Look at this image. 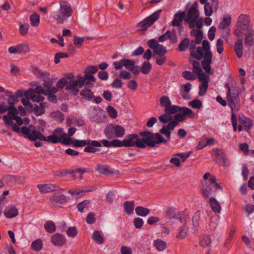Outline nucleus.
Masks as SVG:
<instances>
[{
  "instance_id": "obj_1",
  "label": "nucleus",
  "mask_w": 254,
  "mask_h": 254,
  "mask_svg": "<svg viewBox=\"0 0 254 254\" xmlns=\"http://www.w3.org/2000/svg\"><path fill=\"white\" fill-rule=\"evenodd\" d=\"M139 135L143 136L139 138L137 134H130L123 140L124 146L127 147L136 146L139 148H144L146 145L154 147L156 144H159V132L154 134L148 131H141Z\"/></svg>"
},
{
  "instance_id": "obj_2",
  "label": "nucleus",
  "mask_w": 254,
  "mask_h": 254,
  "mask_svg": "<svg viewBox=\"0 0 254 254\" xmlns=\"http://www.w3.org/2000/svg\"><path fill=\"white\" fill-rule=\"evenodd\" d=\"M30 125L29 127L22 126L21 127V132L24 135L25 138L29 139L31 141H36L39 139L41 141H46L48 142L53 143H57L60 141L58 136H56L53 133V135H49L47 137H45L41 132L36 129L30 131L29 127H32Z\"/></svg>"
},
{
  "instance_id": "obj_3",
  "label": "nucleus",
  "mask_w": 254,
  "mask_h": 254,
  "mask_svg": "<svg viewBox=\"0 0 254 254\" xmlns=\"http://www.w3.org/2000/svg\"><path fill=\"white\" fill-rule=\"evenodd\" d=\"M60 9L58 7L54 8L53 17L58 23H63L64 20L70 16L72 13V10L69 4L65 1H62L60 3Z\"/></svg>"
},
{
  "instance_id": "obj_4",
  "label": "nucleus",
  "mask_w": 254,
  "mask_h": 254,
  "mask_svg": "<svg viewBox=\"0 0 254 254\" xmlns=\"http://www.w3.org/2000/svg\"><path fill=\"white\" fill-rule=\"evenodd\" d=\"M253 31V26L251 24L249 17L247 15L241 14L238 18L237 29L235 34L238 37H241L242 34H246L248 32Z\"/></svg>"
},
{
  "instance_id": "obj_5",
  "label": "nucleus",
  "mask_w": 254,
  "mask_h": 254,
  "mask_svg": "<svg viewBox=\"0 0 254 254\" xmlns=\"http://www.w3.org/2000/svg\"><path fill=\"white\" fill-rule=\"evenodd\" d=\"M73 146L75 147H83L87 145L84 149V151L87 153H94L100 151L96 147H101L100 142L97 140L91 141L90 140H72Z\"/></svg>"
},
{
  "instance_id": "obj_6",
  "label": "nucleus",
  "mask_w": 254,
  "mask_h": 254,
  "mask_svg": "<svg viewBox=\"0 0 254 254\" xmlns=\"http://www.w3.org/2000/svg\"><path fill=\"white\" fill-rule=\"evenodd\" d=\"M104 133L108 139L114 137L121 138L125 135V129L121 126L111 124L105 127Z\"/></svg>"
},
{
  "instance_id": "obj_7",
  "label": "nucleus",
  "mask_w": 254,
  "mask_h": 254,
  "mask_svg": "<svg viewBox=\"0 0 254 254\" xmlns=\"http://www.w3.org/2000/svg\"><path fill=\"white\" fill-rule=\"evenodd\" d=\"M198 3L197 1H194L186 13L185 21L189 24L190 28L195 27V22L198 18L199 13L197 9Z\"/></svg>"
},
{
  "instance_id": "obj_8",
  "label": "nucleus",
  "mask_w": 254,
  "mask_h": 254,
  "mask_svg": "<svg viewBox=\"0 0 254 254\" xmlns=\"http://www.w3.org/2000/svg\"><path fill=\"white\" fill-rule=\"evenodd\" d=\"M225 87L228 89L227 98L228 106L231 108V112H233V107H236L239 102V94L235 87H230L229 83L225 84Z\"/></svg>"
},
{
  "instance_id": "obj_9",
  "label": "nucleus",
  "mask_w": 254,
  "mask_h": 254,
  "mask_svg": "<svg viewBox=\"0 0 254 254\" xmlns=\"http://www.w3.org/2000/svg\"><path fill=\"white\" fill-rule=\"evenodd\" d=\"M178 125L177 122H171L166 126L164 125L160 129V133L165 135L167 138H165L163 136L160 134V143H166L168 139L171 138V131L174 129L175 127Z\"/></svg>"
},
{
  "instance_id": "obj_10",
  "label": "nucleus",
  "mask_w": 254,
  "mask_h": 254,
  "mask_svg": "<svg viewBox=\"0 0 254 254\" xmlns=\"http://www.w3.org/2000/svg\"><path fill=\"white\" fill-rule=\"evenodd\" d=\"M159 18V10H157L138 23L137 27L139 31H146Z\"/></svg>"
},
{
  "instance_id": "obj_11",
  "label": "nucleus",
  "mask_w": 254,
  "mask_h": 254,
  "mask_svg": "<svg viewBox=\"0 0 254 254\" xmlns=\"http://www.w3.org/2000/svg\"><path fill=\"white\" fill-rule=\"evenodd\" d=\"M180 109H177L175 115V120L172 122H177L178 124L179 122L184 121L187 117H192L194 116L193 111L187 107L179 106Z\"/></svg>"
},
{
  "instance_id": "obj_12",
  "label": "nucleus",
  "mask_w": 254,
  "mask_h": 254,
  "mask_svg": "<svg viewBox=\"0 0 254 254\" xmlns=\"http://www.w3.org/2000/svg\"><path fill=\"white\" fill-rule=\"evenodd\" d=\"M160 104L164 108L165 112L167 113H176L177 109H180L179 106L172 105L169 97L167 96H162L160 97Z\"/></svg>"
},
{
  "instance_id": "obj_13",
  "label": "nucleus",
  "mask_w": 254,
  "mask_h": 254,
  "mask_svg": "<svg viewBox=\"0 0 254 254\" xmlns=\"http://www.w3.org/2000/svg\"><path fill=\"white\" fill-rule=\"evenodd\" d=\"M213 151L215 155L214 161L216 163L225 166L229 165V162L226 157L224 151L222 149L215 148Z\"/></svg>"
},
{
  "instance_id": "obj_14",
  "label": "nucleus",
  "mask_w": 254,
  "mask_h": 254,
  "mask_svg": "<svg viewBox=\"0 0 254 254\" xmlns=\"http://www.w3.org/2000/svg\"><path fill=\"white\" fill-rule=\"evenodd\" d=\"M3 180L7 184L13 187L16 184H23L25 182V178L21 176L6 175L3 176Z\"/></svg>"
},
{
  "instance_id": "obj_15",
  "label": "nucleus",
  "mask_w": 254,
  "mask_h": 254,
  "mask_svg": "<svg viewBox=\"0 0 254 254\" xmlns=\"http://www.w3.org/2000/svg\"><path fill=\"white\" fill-rule=\"evenodd\" d=\"M82 85H80V81L79 78L75 80H67V83L65 86V90L70 91V92L74 95H77L79 91L78 87L81 88Z\"/></svg>"
},
{
  "instance_id": "obj_16",
  "label": "nucleus",
  "mask_w": 254,
  "mask_h": 254,
  "mask_svg": "<svg viewBox=\"0 0 254 254\" xmlns=\"http://www.w3.org/2000/svg\"><path fill=\"white\" fill-rule=\"evenodd\" d=\"M37 187L40 191L43 193L58 190L61 189L60 187L52 184H40L37 185Z\"/></svg>"
},
{
  "instance_id": "obj_17",
  "label": "nucleus",
  "mask_w": 254,
  "mask_h": 254,
  "mask_svg": "<svg viewBox=\"0 0 254 254\" xmlns=\"http://www.w3.org/2000/svg\"><path fill=\"white\" fill-rule=\"evenodd\" d=\"M65 195L61 192H58L50 198V202L53 205L63 204L66 202Z\"/></svg>"
},
{
  "instance_id": "obj_18",
  "label": "nucleus",
  "mask_w": 254,
  "mask_h": 254,
  "mask_svg": "<svg viewBox=\"0 0 254 254\" xmlns=\"http://www.w3.org/2000/svg\"><path fill=\"white\" fill-rule=\"evenodd\" d=\"M51 240L54 245L58 247L63 246L66 242L65 237L60 233H56L53 235Z\"/></svg>"
},
{
  "instance_id": "obj_19",
  "label": "nucleus",
  "mask_w": 254,
  "mask_h": 254,
  "mask_svg": "<svg viewBox=\"0 0 254 254\" xmlns=\"http://www.w3.org/2000/svg\"><path fill=\"white\" fill-rule=\"evenodd\" d=\"M18 214V209L13 205H10L6 207L4 211V215L7 218H13L16 216Z\"/></svg>"
},
{
  "instance_id": "obj_20",
  "label": "nucleus",
  "mask_w": 254,
  "mask_h": 254,
  "mask_svg": "<svg viewBox=\"0 0 254 254\" xmlns=\"http://www.w3.org/2000/svg\"><path fill=\"white\" fill-rule=\"evenodd\" d=\"M186 16L185 12H178L175 15L172 21V25L175 26H179L181 24L183 20H185Z\"/></svg>"
},
{
  "instance_id": "obj_21",
  "label": "nucleus",
  "mask_w": 254,
  "mask_h": 254,
  "mask_svg": "<svg viewBox=\"0 0 254 254\" xmlns=\"http://www.w3.org/2000/svg\"><path fill=\"white\" fill-rule=\"evenodd\" d=\"M234 49L237 56L240 58L243 56V42L242 39L239 38L235 43Z\"/></svg>"
},
{
  "instance_id": "obj_22",
  "label": "nucleus",
  "mask_w": 254,
  "mask_h": 254,
  "mask_svg": "<svg viewBox=\"0 0 254 254\" xmlns=\"http://www.w3.org/2000/svg\"><path fill=\"white\" fill-rule=\"evenodd\" d=\"M201 190L203 196L207 198L211 194L212 190L210 186L207 182H202L201 186Z\"/></svg>"
},
{
  "instance_id": "obj_23",
  "label": "nucleus",
  "mask_w": 254,
  "mask_h": 254,
  "mask_svg": "<svg viewBox=\"0 0 254 254\" xmlns=\"http://www.w3.org/2000/svg\"><path fill=\"white\" fill-rule=\"evenodd\" d=\"M148 46L153 50L154 57L155 55H159V42L157 40L150 39L147 42Z\"/></svg>"
},
{
  "instance_id": "obj_24",
  "label": "nucleus",
  "mask_w": 254,
  "mask_h": 254,
  "mask_svg": "<svg viewBox=\"0 0 254 254\" xmlns=\"http://www.w3.org/2000/svg\"><path fill=\"white\" fill-rule=\"evenodd\" d=\"M2 119L4 122L5 125L9 126L11 127V128L13 131L15 132L19 133L21 131L20 128L18 127V126L13 123L12 120H10L8 119V117L6 115H4L2 117Z\"/></svg>"
},
{
  "instance_id": "obj_25",
  "label": "nucleus",
  "mask_w": 254,
  "mask_h": 254,
  "mask_svg": "<svg viewBox=\"0 0 254 254\" xmlns=\"http://www.w3.org/2000/svg\"><path fill=\"white\" fill-rule=\"evenodd\" d=\"M80 94L83 98L88 101H91L93 99V97H94L93 92L90 89L87 88L83 89L81 91Z\"/></svg>"
},
{
  "instance_id": "obj_26",
  "label": "nucleus",
  "mask_w": 254,
  "mask_h": 254,
  "mask_svg": "<svg viewBox=\"0 0 254 254\" xmlns=\"http://www.w3.org/2000/svg\"><path fill=\"white\" fill-rule=\"evenodd\" d=\"M200 219V212L199 211H197L194 214L192 219V223L193 226V229L195 231H198L199 225V220Z\"/></svg>"
},
{
  "instance_id": "obj_27",
  "label": "nucleus",
  "mask_w": 254,
  "mask_h": 254,
  "mask_svg": "<svg viewBox=\"0 0 254 254\" xmlns=\"http://www.w3.org/2000/svg\"><path fill=\"white\" fill-rule=\"evenodd\" d=\"M231 23V17L230 15L224 16L222 21L219 25L218 28L220 30L228 29Z\"/></svg>"
},
{
  "instance_id": "obj_28",
  "label": "nucleus",
  "mask_w": 254,
  "mask_h": 254,
  "mask_svg": "<svg viewBox=\"0 0 254 254\" xmlns=\"http://www.w3.org/2000/svg\"><path fill=\"white\" fill-rule=\"evenodd\" d=\"M209 201L212 210L215 213H220L221 208L218 201L215 198L211 197Z\"/></svg>"
},
{
  "instance_id": "obj_29",
  "label": "nucleus",
  "mask_w": 254,
  "mask_h": 254,
  "mask_svg": "<svg viewBox=\"0 0 254 254\" xmlns=\"http://www.w3.org/2000/svg\"><path fill=\"white\" fill-rule=\"evenodd\" d=\"M77 78H79L80 81V85H84V83L85 82V80H87V81H90L92 82H95L96 78L95 77L92 75V74H90L88 73H85V75L84 76H81L79 75L77 76Z\"/></svg>"
},
{
  "instance_id": "obj_30",
  "label": "nucleus",
  "mask_w": 254,
  "mask_h": 254,
  "mask_svg": "<svg viewBox=\"0 0 254 254\" xmlns=\"http://www.w3.org/2000/svg\"><path fill=\"white\" fill-rule=\"evenodd\" d=\"M239 120L241 124H243L248 129L251 128L254 125V122L252 120L245 116L240 117Z\"/></svg>"
},
{
  "instance_id": "obj_31",
  "label": "nucleus",
  "mask_w": 254,
  "mask_h": 254,
  "mask_svg": "<svg viewBox=\"0 0 254 254\" xmlns=\"http://www.w3.org/2000/svg\"><path fill=\"white\" fill-rule=\"evenodd\" d=\"M95 170L103 174H109L112 173V171L110 170V167L107 165L98 164Z\"/></svg>"
},
{
  "instance_id": "obj_32",
  "label": "nucleus",
  "mask_w": 254,
  "mask_h": 254,
  "mask_svg": "<svg viewBox=\"0 0 254 254\" xmlns=\"http://www.w3.org/2000/svg\"><path fill=\"white\" fill-rule=\"evenodd\" d=\"M135 210L136 214L141 217L147 216L150 212L148 208L142 206H137Z\"/></svg>"
},
{
  "instance_id": "obj_33",
  "label": "nucleus",
  "mask_w": 254,
  "mask_h": 254,
  "mask_svg": "<svg viewBox=\"0 0 254 254\" xmlns=\"http://www.w3.org/2000/svg\"><path fill=\"white\" fill-rule=\"evenodd\" d=\"M125 211L128 215L133 213L134 207V202L131 201H125L124 203Z\"/></svg>"
},
{
  "instance_id": "obj_34",
  "label": "nucleus",
  "mask_w": 254,
  "mask_h": 254,
  "mask_svg": "<svg viewBox=\"0 0 254 254\" xmlns=\"http://www.w3.org/2000/svg\"><path fill=\"white\" fill-rule=\"evenodd\" d=\"M92 239L97 244L101 245L104 243V239L99 231H95L93 234Z\"/></svg>"
},
{
  "instance_id": "obj_35",
  "label": "nucleus",
  "mask_w": 254,
  "mask_h": 254,
  "mask_svg": "<svg viewBox=\"0 0 254 254\" xmlns=\"http://www.w3.org/2000/svg\"><path fill=\"white\" fill-rule=\"evenodd\" d=\"M245 38V43L247 46L251 47L254 43L253 36H254V31H252L251 32H248Z\"/></svg>"
},
{
  "instance_id": "obj_36",
  "label": "nucleus",
  "mask_w": 254,
  "mask_h": 254,
  "mask_svg": "<svg viewBox=\"0 0 254 254\" xmlns=\"http://www.w3.org/2000/svg\"><path fill=\"white\" fill-rule=\"evenodd\" d=\"M44 228L49 233H53L56 230V226L52 221H47L44 224Z\"/></svg>"
},
{
  "instance_id": "obj_37",
  "label": "nucleus",
  "mask_w": 254,
  "mask_h": 254,
  "mask_svg": "<svg viewBox=\"0 0 254 254\" xmlns=\"http://www.w3.org/2000/svg\"><path fill=\"white\" fill-rule=\"evenodd\" d=\"M188 233V228L186 225L182 226L179 230V233L177 235V238L179 239H183L185 238Z\"/></svg>"
},
{
  "instance_id": "obj_38",
  "label": "nucleus",
  "mask_w": 254,
  "mask_h": 254,
  "mask_svg": "<svg viewBox=\"0 0 254 254\" xmlns=\"http://www.w3.org/2000/svg\"><path fill=\"white\" fill-rule=\"evenodd\" d=\"M31 248L36 252L40 251L43 248L42 241L40 239H37L32 243Z\"/></svg>"
},
{
  "instance_id": "obj_39",
  "label": "nucleus",
  "mask_w": 254,
  "mask_h": 254,
  "mask_svg": "<svg viewBox=\"0 0 254 254\" xmlns=\"http://www.w3.org/2000/svg\"><path fill=\"white\" fill-rule=\"evenodd\" d=\"M9 109L7 110L8 113H7V117L8 119H9L10 120H13L18 114V111L17 109L14 106H9L8 107Z\"/></svg>"
},
{
  "instance_id": "obj_40",
  "label": "nucleus",
  "mask_w": 254,
  "mask_h": 254,
  "mask_svg": "<svg viewBox=\"0 0 254 254\" xmlns=\"http://www.w3.org/2000/svg\"><path fill=\"white\" fill-rule=\"evenodd\" d=\"M211 243L210 235H205L202 236L200 239V244L203 247L208 246Z\"/></svg>"
},
{
  "instance_id": "obj_41",
  "label": "nucleus",
  "mask_w": 254,
  "mask_h": 254,
  "mask_svg": "<svg viewBox=\"0 0 254 254\" xmlns=\"http://www.w3.org/2000/svg\"><path fill=\"white\" fill-rule=\"evenodd\" d=\"M190 63L192 65V70L193 72L195 73H198L200 72H202V69L200 66L199 62L197 61L192 60L191 59H190Z\"/></svg>"
},
{
  "instance_id": "obj_42",
  "label": "nucleus",
  "mask_w": 254,
  "mask_h": 254,
  "mask_svg": "<svg viewBox=\"0 0 254 254\" xmlns=\"http://www.w3.org/2000/svg\"><path fill=\"white\" fill-rule=\"evenodd\" d=\"M50 116L51 118L56 119L60 122H63L64 120V114L59 111L52 112L50 114Z\"/></svg>"
},
{
  "instance_id": "obj_43",
  "label": "nucleus",
  "mask_w": 254,
  "mask_h": 254,
  "mask_svg": "<svg viewBox=\"0 0 254 254\" xmlns=\"http://www.w3.org/2000/svg\"><path fill=\"white\" fill-rule=\"evenodd\" d=\"M30 21L32 26L37 27L40 24V16L36 13H34L30 16Z\"/></svg>"
},
{
  "instance_id": "obj_44",
  "label": "nucleus",
  "mask_w": 254,
  "mask_h": 254,
  "mask_svg": "<svg viewBox=\"0 0 254 254\" xmlns=\"http://www.w3.org/2000/svg\"><path fill=\"white\" fill-rule=\"evenodd\" d=\"M60 140L59 142L62 143L63 144L69 145L72 143V140L65 133H63L61 137H59Z\"/></svg>"
},
{
  "instance_id": "obj_45",
  "label": "nucleus",
  "mask_w": 254,
  "mask_h": 254,
  "mask_svg": "<svg viewBox=\"0 0 254 254\" xmlns=\"http://www.w3.org/2000/svg\"><path fill=\"white\" fill-rule=\"evenodd\" d=\"M140 71L143 74H148L151 69V64L149 62H144L142 64L141 67H140Z\"/></svg>"
},
{
  "instance_id": "obj_46",
  "label": "nucleus",
  "mask_w": 254,
  "mask_h": 254,
  "mask_svg": "<svg viewBox=\"0 0 254 254\" xmlns=\"http://www.w3.org/2000/svg\"><path fill=\"white\" fill-rule=\"evenodd\" d=\"M90 200H85L83 201L78 203L77 204V208L79 211H80L81 213H83L84 212V209H87L88 208V205L90 203Z\"/></svg>"
},
{
  "instance_id": "obj_47",
  "label": "nucleus",
  "mask_w": 254,
  "mask_h": 254,
  "mask_svg": "<svg viewBox=\"0 0 254 254\" xmlns=\"http://www.w3.org/2000/svg\"><path fill=\"white\" fill-rule=\"evenodd\" d=\"M175 113H167L164 114L160 116V121L163 123H166L169 122H171L173 121V117L171 115L175 114Z\"/></svg>"
},
{
  "instance_id": "obj_48",
  "label": "nucleus",
  "mask_w": 254,
  "mask_h": 254,
  "mask_svg": "<svg viewBox=\"0 0 254 254\" xmlns=\"http://www.w3.org/2000/svg\"><path fill=\"white\" fill-rule=\"evenodd\" d=\"M204 56L203 49L201 47H198L197 48L196 52L195 51L192 54L191 56L192 57L198 60H200L202 59Z\"/></svg>"
},
{
  "instance_id": "obj_49",
  "label": "nucleus",
  "mask_w": 254,
  "mask_h": 254,
  "mask_svg": "<svg viewBox=\"0 0 254 254\" xmlns=\"http://www.w3.org/2000/svg\"><path fill=\"white\" fill-rule=\"evenodd\" d=\"M19 49V54H25L30 52V48L28 44L22 43L18 45Z\"/></svg>"
},
{
  "instance_id": "obj_50",
  "label": "nucleus",
  "mask_w": 254,
  "mask_h": 254,
  "mask_svg": "<svg viewBox=\"0 0 254 254\" xmlns=\"http://www.w3.org/2000/svg\"><path fill=\"white\" fill-rule=\"evenodd\" d=\"M192 153L191 151H189L187 152H181L175 154V156L178 157L180 161L184 162L188 158L190 157V154Z\"/></svg>"
},
{
  "instance_id": "obj_51",
  "label": "nucleus",
  "mask_w": 254,
  "mask_h": 254,
  "mask_svg": "<svg viewBox=\"0 0 254 254\" xmlns=\"http://www.w3.org/2000/svg\"><path fill=\"white\" fill-rule=\"evenodd\" d=\"M190 40L188 38H185L179 44V49L181 51H185L189 46Z\"/></svg>"
},
{
  "instance_id": "obj_52",
  "label": "nucleus",
  "mask_w": 254,
  "mask_h": 254,
  "mask_svg": "<svg viewBox=\"0 0 254 254\" xmlns=\"http://www.w3.org/2000/svg\"><path fill=\"white\" fill-rule=\"evenodd\" d=\"M183 77L189 80H192L196 79L195 75L191 71L186 70L182 73Z\"/></svg>"
},
{
  "instance_id": "obj_53",
  "label": "nucleus",
  "mask_w": 254,
  "mask_h": 254,
  "mask_svg": "<svg viewBox=\"0 0 254 254\" xmlns=\"http://www.w3.org/2000/svg\"><path fill=\"white\" fill-rule=\"evenodd\" d=\"M208 87V83L203 82L199 86L198 94L200 96L204 95Z\"/></svg>"
},
{
  "instance_id": "obj_54",
  "label": "nucleus",
  "mask_w": 254,
  "mask_h": 254,
  "mask_svg": "<svg viewBox=\"0 0 254 254\" xmlns=\"http://www.w3.org/2000/svg\"><path fill=\"white\" fill-rule=\"evenodd\" d=\"M29 25L28 24L21 23L19 25V32L23 35H26L28 31Z\"/></svg>"
},
{
  "instance_id": "obj_55",
  "label": "nucleus",
  "mask_w": 254,
  "mask_h": 254,
  "mask_svg": "<svg viewBox=\"0 0 254 254\" xmlns=\"http://www.w3.org/2000/svg\"><path fill=\"white\" fill-rule=\"evenodd\" d=\"M204 60L201 64H211L212 62V54L210 51H207L203 56Z\"/></svg>"
},
{
  "instance_id": "obj_56",
  "label": "nucleus",
  "mask_w": 254,
  "mask_h": 254,
  "mask_svg": "<svg viewBox=\"0 0 254 254\" xmlns=\"http://www.w3.org/2000/svg\"><path fill=\"white\" fill-rule=\"evenodd\" d=\"M198 78L201 83L206 82L208 83L209 81V77L208 75H207L205 73L203 72V71L198 73Z\"/></svg>"
},
{
  "instance_id": "obj_57",
  "label": "nucleus",
  "mask_w": 254,
  "mask_h": 254,
  "mask_svg": "<svg viewBox=\"0 0 254 254\" xmlns=\"http://www.w3.org/2000/svg\"><path fill=\"white\" fill-rule=\"evenodd\" d=\"M189 106L194 109H198L202 106V102L198 99H195L189 103Z\"/></svg>"
},
{
  "instance_id": "obj_58",
  "label": "nucleus",
  "mask_w": 254,
  "mask_h": 254,
  "mask_svg": "<svg viewBox=\"0 0 254 254\" xmlns=\"http://www.w3.org/2000/svg\"><path fill=\"white\" fill-rule=\"evenodd\" d=\"M45 109H43L42 107H41L40 106H38L37 105H35L34 106V112L35 114L37 116H41L45 113Z\"/></svg>"
},
{
  "instance_id": "obj_59",
  "label": "nucleus",
  "mask_w": 254,
  "mask_h": 254,
  "mask_svg": "<svg viewBox=\"0 0 254 254\" xmlns=\"http://www.w3.org/2000/svg\"><path fill=\"white\" fill-rule=\"evenodd\" d=\"M212 5L209 2L205 3L204 6V13L205 15L210 16L213 13Z\"/></svg>"
},
{
  "instance_id": "obj_60",
  "label": "nucleus",
  "mask_w": 254,
  "mask_h": 254,
  "mask_svg": "<svg viewBox=\"0 0 254 254\" xmlns=\"http://www.w3.org/2000/svg\"><path fill=\"white\" fill-rule=\"evenodd\" d=\"M119 76L120 78L124 79H130L131 77L130 73L126 70H122L119 72Z\"/></svg>"
},
{
  "instance_id": "obj_61",
  "label": "nucleus",
  "mask_w": 254,
  "mask_h": 254,
  "mask_svg": "<svg viewBox=\"0 0 254 254\" xmlns=\"http://www.w3.org/2000/svg\"><path fill=\"white\" fill-rule=\"evenodd\" d=\"M107 111L111 117L115 119L118 116L117 110L112 106H109L107 108Z\"/></svg>"
},
{
  "instance_id": "obj_62",
  "label": "nucleus",
  "mask_w": 254,
  "mask_h": 254,
  "mask_svg": "<svg viewBox=\"0 0 254 254\" xmlns=\"http://www.w3.org/2000/svg\"><path fill=\"white\" fill-rule=\"evenodd\" d=\"M123 62L124 64V66L128 70L135 64V62L134 61L130 59H124Z\"/></svg>"
},
{
  "instance_id": "obj_63",
  "label": "nucleus",
  "mask_w": 254,
  "mask_h": 254,
  "mask_svg": "<svg viewBox=\"0 0 254 254\" xmlns=\"http://www.w3.org/2000/svg\"><path fill=\"white\" fill-rule=\"evenodd\" d=\"M77 234V230L75 227H70L67 230V235L70 237H74Z\"/></svg>"
},
{
  "instance_id": "obj_64",
  "label": "nucleus",
  "mask_w": 254,
  "mask_h": 254,
  "mask_svg": "<svg viewBox=\"0 0 254 254\" xmlns=\"http://www.w3.org/2000/svg\"><path fill=\"white\" fill-rule=\"evenodd\" d=\"M19 100L17 99L14 95H10L7 99V103L9 106H14L18 102Z\"/></svg>"
}]
</instances>
